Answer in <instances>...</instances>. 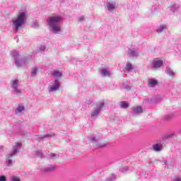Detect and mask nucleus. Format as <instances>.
Here are the masks:
<instances>
[{"label":"nucleus","instance_id":"nucleus-13","mask_svg":"<svg viewBox=\"0 0 181 181\" xmlns=\"http://www.w3.org/2000/svg\"><path fill=\"white\" fill-rule=\"evenodd\" d=\"M120 105L122 108H128L129 107V105L127 101L121 102Z\"/></svg>","mask_w":181,"mask_h":181},{"label":"nucleus","instance_id":"nucleus-28","mask_svg":"<svg viewBox=\"0 0 181 181\" xmlns=\"http://www.w3.org/2000/svg\"><path fill=\"white\" fill-rule=\"evenodd\" d=\"M91 141H97V140L95 139V138H92Z\"/></svg>","mask_w":181,"mask_h":181},{"label":"nucleus","instance_id":"nucleus-8","mask_svg":"<svg viewBox=\"0 0 181 181\" xmlns=\"http://www.w3.org/2000/svg\"><path fill=\"white\" fill-rule=\"evenodd\" d=\"M158 84V81L155 79H151L148 81V87H155Z\"/></svg>","mask_w":181,"mask_h":181},{"label":"nucleus","instance_id":"nucleus-3","mask_svg":"<svg viewBox=\"0 0 181 181\" xmlns=\"http://www.w3.org/2000/svg\"><path fill=\"white\" fill-rule=\"evenodd\" d=\"M11 86L12 87V88L14 89V91L17 93V94H21V90L19 88H18V87H19V80L18 79L11 80Z\"/></svg>","mask_w":181,"mask_h":181},{"label":"nucleus","instance_id":"nucleus-25","mask_svg":"<svg viewBox=\"0 0 181 181\" xmlns=\"http://www.w3.org/2000/svg\"><path fill=\"white\" fill-rule=\"evenodd\" d=\"M104 107V103H100V108H103Z\"/></svg>","mask_w":181,"mask_h":181},{"label":"nucleus","instance_id":"nucleus-12","mask_svg":"<svg viewBox=\"0 0 181 181\" xmlns=\"http://www.w3.org/2000/svg\"><path fill=\"white\" fill-rule=\"evenodd\" d=\"M153 151H156V152H159V151H162V148H160L159 144H155L153 146Z\"/></svg>","mask_w":181,"mask_h":181},{"label":"nucleus","instance_id":"nucleus-10","mask_svg":"<svg viewBox=\"0 0 181 181\" xmlns=\"http://www.w3.org/2000/svg\"><path fill=\"white\" fill-rule=\"evenodd\" d=\"M133 111H134L136 114H141L144 110L141 106H139L137 107H133Z\"/></svg>","mask_w":181,"mask_h":181},{"label":"nucleus","instance_id":"nucleus-23","mask_svg":"<svg viewBox=\"0 0 181 181\" xmlns=\"http://www.w3.org/2000/svg\"><path fill=\"white\" fill-rule=\"evenodd\" d=\"M14 53H15V51H13L12 52L13 56H19V54H18V52H16V54H14Z\"/></svg>","mask_w":181,"mask_h":181},{"label":"nucleus","instance_id":"nucleus-1","mask_svg":"<svg viewBox=\"0 0 181 181\" xmlns=\"http://www.w3.org/2000/svg\"><path fill=\"white\" fill-rule=\"evenodd\" d=\"M49 28H51L52 32L55 33H59L60 31V26L57 23L62 22V16H57L48 18L47 21Z\"/></svg>","mask_w":181,"mask_h":181},{"label":"nucleus","instance_id":"nucleus-26","mask_svg":"<svg viewBox=\"0 0 181 181\" xmlns=\"http://www.w3.org/2000/svg\"><path fill=\"white\" fill-rule=\"evenodd\" d=\"M8 165H12V160H8Z\"/></svg>","mask_w":181,"mask_h":181},{"label":"nucleus","instance_id":"nucleus-7","mask_svg":"<svg viewBox=\"0 0 181 181\" xmlns=\"http://www.w3.org/2000/svg\"><path fill=\"white\" fill-rule=\"evenodd\" d=\"M52 75L54 76V77H57L58 78H62L63 74L62 72H60L59 71L55 70L52 73Z\"/></svg>","mask_w":181,"mask_h":181},{"label":"nucleus","instance_id":"nucleus-21","mask_svg":"<svg viewBox=\"0 0 181 181\" xmlns=\"http://www.w3.org/2000/svg\"><path fill=\"white\" fill-rule=\"evenodd\" d=\"M0 181H6V177L5 175L1 176Z\"/></svg>","mask_w":181,"mask_h":181},{"label":"nucleus","instance_id":"nucleus-27","mask_svg":"<svg viewBox=\"0 0 181 181\" xmlns=\"http://www.w3.org/2000/svg\"><path fill=\"white\" fill-rule=\"evenodd\" d=\"M175 181H180V179L179 177H175Z\"/></svg>","mask_w":181,"mask_h":181},{"label":"nucleus","instance_id":"nucleus-4","mask_svg":"<svg viewBox=\"0 0 181 181\" xmlns=\"http://www.w3.org/2000/svg\"><path fill=\"white\" fill-rule=\"evenodd\" d=\"M162 66H163V61L160 58L153 59V69H159V67H162Z\"/></svg>","mask_w":181,"mask_h":181},{"label":"nucleus","instance_id":"nucleus-14","mask_svg":"<svg viewBox=\"0 0 181 181\" xmlns=\"http://www.w3.org/2000/svg\"><path fill=\"white\" fill-rule=\"evenodd\" d=\"M100 111H101L100 109H96L95 112H91L92 117H95V115H98V114L100 113Z\"/></svg>","mask_w":181,"mask_h":181},{"label":"nucleus","instance_id":"nucleus-29","mask_svg":"<svg viewBox=\"0 0 181 181\" xmlns=\"http://www.w3.org/2000/svg\"><path fill=\"white\" fill-rule=\"evenodd\" d=\"M54 169V167H52V168H51V170H53Z\"/></svg>","mask_w":181,"mask_h":181},{"label":"nucleus","instance_id":"nucleus-19","mask_svg":"<svg viewBox=\"0 0 181 181\" xmlns=\"http://www.w3.org/2000/svg\"><path fill=\"white\" fill-rule=\"evenodd\" d=\"M168 73L169 76H170V77H173V76H175V72H173V71H172V70H168Z\"/></svg>","mask_w":181,"mask_h":181},{"label":"nucleus","instance_id":"nucleus-18","mask_svg":"<svg viewBox=\"0 0 181 181\" xmlns=\"http://www.w3.org/2000/svg\"><path fill=\"white\" fill-rule=\"evenodd\" d=\"M25 110V107L23 106H19L18 108L17 109L18 112H22Z\"/></svg>","mask_w":181,"mask_h":181},{"label":"nucleus","instance_id":"nucleus-17","mask_svg":"<svg viewBox=\"0 0 181 181\" xmlns=\"http://www.w3.org/2000/svg\"><path fill=\"white\" fill-rule=\"evenodd\" d=\"M11 181H21V179H19L17 176L13 175L11 177Z\"/></svg>","mask_w":181,"mask_h":181},{"label":"nucleus","instance_id":"nucleus-5","mask_svg":"<svg viewBox=\"0 0 181 181\" xmlns=\"http://www.w3.org/2000/svg\"><path fill=\"white\" fill-rule=\"evenodd\" d=\"M22 145V144L19 143V142H16V146L13 147V151L12 153H9L7 155V158H12V156H13V155H15V153H18V146H21Z\"/></svg>","mask_w":181,"mask_h":181},{"label":"nucleus","instance_id":"nucleus-16","mask_svg":"<svg viewBox=\"0 0 181 181\" xmlns=\"http://www.w3.org/2000/svg\"><path fill=\"white\" fill-rule=\"evenodd\" d=\"M52 136H54V134L50 133L43 135V138H52Z\"/></svg>","mask_w":181,"mask_h":181},{"label":"nucleus","instance_id":"nucleus-9","mask_svg":"<svg viewBox=\"0 0 181 181\" xmlns=\"http://www.w3.org/2000/svg\"><path fill=\"white\" fill-rule=\"evenodd\" d=\"M107 8L108 11H114V9L117 8V6H115V4H112L111 3H107Z\"/></svg>","mask_w":181,"mask_h":181},{"label":"nucleus","instance_id":"nucleus-15","mask_svg":"<svg viewBox=\"0 0 181 181\" xmlns=\"http://www.w3.org/2000/svg\"><path fill=\"white\" fill-rule=\"evenodd\" d=\"M126 70H127L128 71H129L130 70H132V64L131 63H128L126 65Z\"/></svg>","mask_w":181,"mask_h":181},{"label":"nucleus","instance_id":"nucleus-2","mask_svg":"<svg viewBox=\"0 0 181 181\" xmlns=\"http://www.w3.org/2000/svg\"><path fill=\"white\" fill-rule=\"evenodd\" d=\"M25 21H26V13H20L17 19L13 21V25H15L16 30H18V29H19L21 25L25 23Z\"/></svg>","mask_w":181,"mask_h":181},{"label":"nucleus","instance_id":"nucleus-6","mask_svg":"<svg viewBox=\"0 0 181 181\" xmlns=\"http://www.w3.org/2000/svg\"><path fill=\"white\" fill-rule=\"evenodd\" d=\"M59 87H60V84L59 83L58 80L54 81V86L51 87L50 90L51 91H56V90H59Z\"/></svg>","mask_w":181,"mask_h":181},{"label":"nucleus","instance_id":"nucleus-22","mask_svg":"<svg viewBox=\"0 0 181 181\" xmlns=\"http://www.w3.org/2000/svg\"><path fill=\"white\" fill-rule=\"evenodd\" d=\"M166 29V26L160 25V32H162L163 30H165Z\"/></svg>","mask_w":181,"mask_h":181},{"label":"nucleus","instance_id":"nucleus-24","mask_svg":"<svg viewBox=\"0 0 181 181\" xmlns=\"http://www.w3.org/2000/svg\"><path fill=\"white\" fill-rule=\"evenodd\" d=\"M83 20H84V16H81V17L79 18V22H83Z\"/></svg>","mask_w":181,"mask_h":181},{"label":"nucleus","instance_id":"nucleus-11","mask_svg":"<svg viewBox=\"0 0 181 181\" xmlns=\"http://www.w3.org/2000/svg\"><path fill=\"white\" fill-rule=\"evenodd\" d=\"M102 76H110V73L107 69H103L101 71Z\"/></svg>","mask_w":181,"mask_h":181},{"label":"nucleus","instance_id":"nucleus-20","mask_svg":"<svg viewBox=\"0 0 181 181\" xmlns=\"http://www.w3.org/2000/svg\"><path fill=\"white\" fill-rule=\"evenodd\" d=\"M32 73H33V74L36 75V74L37 73V68L33 69Z\"/></svg>","mask_w":181,"mask_h":181}]
</instances>
